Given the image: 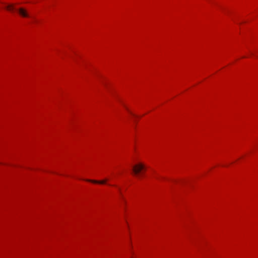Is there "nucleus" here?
<instances>
[{"mask_svg": "<svg viewBox=\"0 0 258 258\" xmlns=\"http://www.w3.org/2000/svg\"><path fill=\"white\" fill-rule=\"evenodd\" d=\"M145 166L142 163H139L133 167V171L134 174L138 175L142 170L144 169Z\"/></svg>", "mask_w": 258, "mask_h": 258, "instance_id": "1", "label": "nucleus"}, {"mask_svg": "<svg viewBox=\"0 0 258 258\" xmlns=\"http://www.w3.org/2000/svg\"><path fill=\"white\" fill-rule=\"evenodd\" d=\"M17 11L19 15L23 18H28L30 17L27 10L23 8H20L17 10Z\"/></svg>", "mask_w": 258, "mask_h": 258, "instance_id": "2", "label": "nucleus"}, {"mask_svg": "<svg viewBox=\"0 0 258 258\" xmlns=\"http://www.w3.org/2000/svg\"><path fill=\"white\" fill-rule=\"evenodd\" d=\"M86 181L90 182H92L93 183H98V184H105L106 183L107 179H104L102 180H92V179H86Z\"/></svg>", "mask_w": 258, "mask_h": 258, "instance_id": "3", "label": "nucleus"}, {"mask_svg": "<svg viewBox=\"0 0 258 258\" xmlns=\"http://www.w3.org/2000/svg\"><path fill=\"white\" fill-rule=\"evenodd\" d=\"M5 8L8 11H9L11 12H13L16 10L14 4H8V5L7 4V5H6Z\"/></svg>", "mask_w": 258, "mask_h": 258, "instance_id": "4", "label": "nucleus"}]
</instances>
